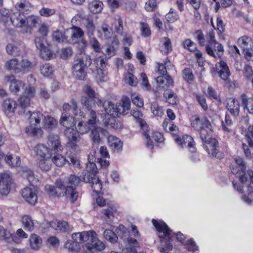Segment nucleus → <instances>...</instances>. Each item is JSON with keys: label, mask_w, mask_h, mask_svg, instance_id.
I'll return each instance as SVG.
<instances>
[{"label": "nucleus", "mask_w": 253, "mask_h": 253, "mask_svg": "<svg viewBox=\"0 0 253 253\" xmlns=\"http://www.w3.org/2000/svg\"><path fill=\"white\" fill-rule=\"evenodd\" d=\"M92 66V60L89 55L81 52L76 56L75 63L72 66V73L74 77L78 80H86V72L85 69L89 70Z\"/></svg>", "instance_id": "1"}, {"label": "nucleus", "mask_w": 253, "mask_h": 253, "mask_svg": "<svg viewBox=\"0 0 253 253\" xmlns=\"http://www.w3.org/2000/svg\"><path fill=\"white\" fill-rule=\"evenodd\" d=\"M152 222L158 232L164 233V238L161 240V242L163 244L164 241L165 243L164 245H163V247L160 248V252L161 253H169L170 251L172 250L173 247L171 243L167 242L166 240L170 239L172 235L171 230L164 222L159 223L156 220L153 219Z\"/></svg>", "instance_id": "2"}, {"label": "nucleus", "mask_w": 253, "mask_h": 253, "mask_svg": "<svg viewBox=\"0 0 253 253\" xmlns=\"http://www.w3.org/2000/svg\"><path fill=\"white\" fill-rule=\"evenodd\" d=\"M85 96H82L81 97L80 102L81 104L87 110L91 109L97 105H101V99L100 96L96 94L95 91L89 85H86L84 88Z\"/></svg>", "instance_id": "3"}, {"label": "nucleus", "mask_w": 253, "mask_h": 253, "mask_svg": "<svg viewBox=\"0 0 253 253\" xmlns=\"http://www.w3.org/2000/svg\"><path fill=\"white\" fill-rule=\"evenodd\" d=\"M88 110L89 113L88 114L87 121L85 123L80 122L78 124V131L81 134H85L92 128L98 126L97 123L99 122V119L97 117L96 111L93 110V108Z\"/></svg>", "instance_id": "4"}, {"label": "nucleus", "mask_w": 253, "mask_h": 253, "mask_svg": "<svg viewBox=\"0 0 253 253\" xmlns=\"http://www.w3.org/2000/svg\"><path fill=\"white\" fill-rule=\"evenodd\" d=\"M55 185L57 191L63 193L64 196L68 197L71 203H73L76 201L78 197V193L73 186L67 185V181H62L58 179L56 181Z\"/></svg>", "instance_id": "5"}, {"label": "nucleus", "mask_w": 253, "mask_h": 253, "mask_svg": "<svg viewBox=\"0 0 253 253\" xmlns=\"http://www.w3.org/2000/svg\"><path fill=\"white\" fill-rule=\"evenodd\" d=\"M236 166L231 168V172L234 174H238L239 180L242 183H246L248 179L245 175L246 169V163L243 159L239 157H237L234 159Z\"/></svg>", "instance_id": "6"}, {"label": "nucleus", "mask_w": 253, "mask_h": 253, "mask_svg": "<svg viewBox=\"0 0 253 253\" xmlns=\"http://www.w3.org/2000/svg\"><path fill=\"white\" fill-rule=\"evenodd\" d=\"M205 50L209 55L214 58H221L224 54V47L218 42H207Z\"/></svg>", "instance_id": "7"}, {"label": "nucleus", "mask_w": 253, "mask_h": 253, "mask_svg": "<svg viewBox=\"0 0 253 253\" xmlns=\"http://www.w3.org/2000/svg\"><path fill=\"white\" fill-rule=\"evenodd\" d=\"M239 45L243 49L245 57L250 60L253 57V42L252 39L247 36L240 38L238 40Z\"/></svg>", "instance_id": "8"}, {"label": "nucleus", "mask_w": 253, "mask_h": 253, "mask_svg": "<svg viewBox=\"0 0 253 253\" xmlns=\"http://www.w3.org/2000/svg\"><path fill=\"white\" fill-rule=\"evenodd\" d=\"M48 145V154L52 156L53 152H57L63 150L60 139L58 135L51 134L48 136L47 141Z\"/></svg>", "instance_id": "9"}, {"label": "nucleus", "mask_w": 253, "mask_h": 253, "mask_svg": "<svg viewBox=\"0 0 253 253\" xmlns=\"http://www.w3.org/2000/svg\"><path fill=\"white\" fill-rule=\"evenodd\" d=\"M37 190L33 184L21 190V194L24 200L31 205H35L37 202Z\"/></svg>", "instance_id": "10"}, {"label": "nucleus", "mask_w": 253, "mask_h": 253, "mask_svg": "<svg viewBox=\"0 0 253 253\" xmlns=\"http://www.w3.org/2000/svg\"><path fill=\"white\" fill-rule=\"evenodd\" d=\"M97 173L98 170L96 164L89 161L88 163L86 164L85 169L80 175V177L82 176L84 182H85L91 181L93 178L97 177Z\"/></svg>", "instance_id": "11"}, {"label": "nucleus", "mask_w": 253, "mask_h": 253, "mask_svg": "<svg viewBox=\"0 0 253 253\" xmlns=\"http://www.w3.org/2000/svg\"><path fill=\"white\" fill-rule=\"evenodd\" d=\"M204 149L212 157L221 159L224 157V153L220 151L218 142L216 139H211L208 145H204Z\"/></svg>", "instance_id": "12"}, {"label": "nucleus", "mask_w": 253, "mask_h": 253, "mask_svg": "<svg viewBox=\"0 0 253 253\" xmlns=\"http://www.w3.org/2000/svg\"><path fill=\"white\" fill-rule=\"evenodd\" d=\"M11 178L9 174L1 173L0 175V193L2 195H7L10 190V183Z\"/></svg>", "instance_id": "13"}, {"label": "nucleus", "mask_w": 253, "mask_h": 253, "mask_svg": "<svg viewBox=\"0 0 253 253\" xmlns=\"http://www.w3.org/2000/svg\"><path fill=\"white\" fill-rule=\"evenodd\" d=\"M130 108V100L129 97L127 96H123L122 99V103H117L115 110L117 116L121 115H125L127 113V111Z\"/></svg>", "instance_id": "14"}, {"label": "nucleus", "mask_w": 253, "mask_h": 253, "mask_svg": "<svg viewBox=\"0 0 253 253\" xmlns=\"http://www.w3.org/2000/svg\"><path fill=\"white\" fill-rule=\"evenodd\" d=\"M23 115L29 120L30 126H36L39 124L41 120L43 118V115L40 112H31V111L25 109L23 111Z\"/></svg>", "instance_id": "15"}, {"label": "nucleus", "mask_w": 253, "mask_h": 253, "mask_svg": "<svg viewBox=\"0 0 253 253\" xmlns=\"http://www.w3.org/2000/svg\"><path fill=\"white\" fill-rule=\"evenodd\" d=\"M106 66V62L104 59L100 58H95L93 60V63L92 62V66L89 67V70L92 74L95 75H100L102 73L103 70Z\"/></svg>", "instance_id": "16"}, {"label": "nucleus", "mask_w": 253, "mask_h": 253, "mask_svg": "<svg viewBox=\"0 0 253 253\" xmlns=\"http://www.w3.org/2000/svg\"><path fill=\"white\" fill-rule=\"evenodd\" d=\"M10 21L14 27L20 28L26 26V17L19 12H14L10 15Z\"/></svg>", "instance_id": "17"}, {"label": "nucleus", "mask_w": 253, "mask_h": 253, "mask_svg": "<svg viewBox=\"0 0 253 253\" xmlns=\"http://www.w3.org/2000/svg\"><path fill=\"white\" fill-rule=\"evenodd\" d=\"M83 21L87 35L89 37L93 36L95 29V26L92 17L89 15L85 16L83 18Z\"/></svg>", "instance_id": "18"}, {"label": "nucleus", "mask_w": 253, "mask_h": 253, "mask_svg": "<svg viewBox=\"0 0 253 253\" xmlns=\"http://www.w3.org/2000/svg\"><path fill=\"white\" fill-rule=\"evenodd\" d=\"M216 70L218 72L220 78L226 81L230 75V71L227 64L223 60L216 64Z\"/></svg>", "instance_id": "19"}, {"label": "nucleus", "mask_w": 253, "mask_h": 253, "mask_svg": "<svg viewBox=\"0 0 253 253\" xmlns=\"http://www.w3.org/2000/svg\"><path fill=\"white\" fill-rule=\"evenodd\" d=\"M89 135L93 145H98L101 141L100 133H104L106 130L100 126L92 128Z\"/></svg>", "instance_id": "20"}, {"label": "nucleus", "mask_w": 253, "mask_h": 253, "mask_svg": "<svg viewBox=\"0 0 253 253\" xmlns=\"http://www.w3.org/2000/svg\"><path fill=\"white\" fill-rule=\"evenodd\" d=\"M191 126L195 129L199 131L204 127L210 128L211 123L206 117L201 119L199 117H196L192 121Z\"/></svg>", "instance_id": "21"}, {"label": "nucleus", "mask_w": 253, "mask_h": 253, "mask_svg": "<svg viewBox=\"0 0 253 253\" xmlns=\"http://www.w3.org/2000/svg\"><path fill=\"white\" fill-rule=\"evenodd\" d=\"M61 125L66 128L74 127L75 126L74 118L68 112H63L59 120Z\"/></svg>", "instance_id": "22"}, {"label": "nucleus", "mask_w": 253, "mask_h": 253, "mask_svg": "<svg viewBox=\"0 0 253 253\" xmlns=\"http://www.w3.org/2000/svg\"><path fill=\"white\" fill-rule=\"evenodd\" d=\"M15 8L22 14H28L32 8L31 3L27 0H20L15 5Z\"/></svg>", "instance_id": "23"}, {"label": "nucleus", "mask_w": 253, "mask_h": 253, "mask_svg": "<svg viewBox=\"0 0 253 253\" xmlns=\"http://www.w3.org/2000/svg\"><path fill=\"white\" fill-rule=\"evenodd\" d=\"M86 247L90 251L93 249L101 251L104 249L105 246L102 241L98 239L96 235L92 238L90 242L86 244Z\"/></svg>", "instance_id": "24"}, {"label": "nucleus", "mask_w": 253, "mask_h": 253, "mask_svg": "<svg viewBox=\"0 0 253 253\" xmlns=\"http://www.w3.org/2000/svg\"><path fill=\"white\" fill-rule=\"evenodd\" d=\"M242 106L244 109H246L249 114H253V97H248L245 94L241 96Z\"/></svg>", "instance_id": "25"}, {"label": "nucleus", "mask_w": 253, "mask_h": 253, "mask_svg": "<svg viewBox=\"0 0 253 253\" xmlns=\"http://www.w3.org/2000/svg\"><path fill=\"white\" fill-rule=\"evenodd\" d=\"M211 125L210 128L204 127L199 130L200 136L201 140L206 145H208L211 141V139H215L211 137Z\"/></svg>", "instance_id": "26"}, {"label": "nucleus", "mask_w": 253, "mask_h": 253, "mask_svg": "<svg viewBox=\"0 0 253 253\" xmlns=\"http://www.w3.org/2000/svg\"><path fill=\"white\" fill-rule=\"evenodd\" d=\"M156 81L159 88L165 89L167 87L173 84V80L171 77L169 75L167 77L159 76L156 78Z\"/></svg>", "instance_id": "27"}, {"label": "nucleus", "mask_w": 253, "mask_h": 253, "mask_svg": "<svg viewBox=\"0 0 253 253\" xmlns=\"http://www.w3.org/2000/svg\"><path fill=\"white\" fill-rule=\"evenodd\" d=\"M226 108L233 116L237 117L239 115L240 104L235 98H233L230 102L227 103Z\"/></svg>", "instance_id": "28"}, {"label": "nucleus", "mask_w": 253, "mask_h": 253, "mask_svg": "<svg viewBox=\"0 0 253 253\" xmlns=\"http://www.w3.org/2000/svg\"><path fill=\"white\" fill-rule=\"evenodd\" d=\"M17 102L13 99H5L3 102V107L5 113H13L17 108Z\"/></svg>", "instance_id": "29"}, {"label": "nucleus", "mask_w": 253, "mask_h": 253, "mask_svg": "<svg viewBox=\"0 0 253 253\" xmlns=\"http://www.w3.org/2000/svg\"><path fill=\"white\" fill-rule=\"evenodd\" d=\"M131 115L137 120L139 126L143 130L148 128L146 123L142 119L143 114L137 109H133L130 112Z\"/></svg>", "instance_id": "30"}, {"label": "nucleus", "mask_w": 253, "mask_h": 253, "mask_svg": "<svg viewBox=\"0 0 253 253\" xmlns=\"http://www.w3.org/2000/svg\"><path fill=\"white\" fill-rule=\"evenodd\" d=\"M101 103V105L98 106L99 107L102 106L107 115L114 117H116L117 116L113 103L110 101H105L103 102L102 100Z\"/></svg>", "instance_id": "31"}, {"label": "nucleus", "mask_w": 253, "mask_h": 253, "mask_svg": "<svg viewBox=\"0 0 253 253\" xmlns=\"http://www.w3.org/2000/svg\"><path fill=\"white\" fill-rule=\"evenodd\" d=\"M115 117L110 116L109 115L106 116L105 118L102 120V125L108 128H113L117 129L120 126V123L116 121Z\"/></svg>", "instance_id": "32"}, {"label": "nucleus", "mask_w": 253, "mask_h": 253, "mask_svg": "<svg viewBox=\"0 0 253 253\" xmlns=\"http://www.w3.org/2000/svg\"><path fill=\"white\" fill-rule=\"evenodd\" d=\"M51 162L55 164L57 167H62L67 162L69 163V160L61 154L57 152L53 153L52 156L50 155Z\"/></svg>", "instance_id": "33"}, {"label": "nucleus", "mask_w": 253, "mask_h": 253, "mask_svg": "<svg viewBox=\"0 0 253 253\" xmlns=\"http://www.w3.org/2000/svg\"><path fill=\"white\" fill-rule=\"evenodd\" d=\"M34 151L36 153L37 160L46 158V153H48V149L42 144H38L35 147Z\"/></svg>", "instance_id": "34"}, {"label": "nucleus", "mask_w": 253, "mask_h": 253, "mask_svg": "<svg viewBox=\"0 0 253 253\" xmlns=\"http://www.w3.org/2000/svg\"><path fill=\"white\" fill-rule=\"evenodd\" d=\"M7 53L11 56H17L21 55V46L13 43H8L6 46Z\"/></svg>", "instance_id": "35"}, {"label": "nucleus", "mask_w": 253, "mask_h": 253, "mask_svg": "<svg viewBox=\"0 0 253 253\" xmlns=\"http://www.w3.org/2000/svg\"><path fill=\"white\" fill-rule=\"evenodd\" d=\"M80 133L78 130H77L74 128V127H70L66 128L64 131V135L68 140L80 139L81 137L79 134Z\"/></svg>", "instance_id": "36"}, {"label": "nucleus", "mask_w": 253, "mask_h": 253, "mask_svg": "<svg viewBox=\"0 0 253 253\" xmlns=\"http://www.w3.org/2000/svg\"><path fill=\"white\" fill-rule=\"evenodd\" d=\"M19 63L17 59L13 58L7 61L5 64V68L7 70H13L16 73H19Z\"/></svg>", "instance_id": "37"}, {"label": "nucleus", "mask_w": 253, "mask_h": 253, "mask_svg": "<svg viewBox=\"0 0 253 253\" xmlns=\"http://www.w3.org/2000/svg\"><path fill=\"white\" fill-rule=\"evenodd\" d=\"M108 142L110 144V148L114 151L118 152L122 147L123 143L118 138L113 136H110L108 137Z\"/></svg>", "instance_id": "38"}, {"label": "nucleus", "mask_w": 253, "mask_h": 253, "mask_svg": "<svg viewBox=\"0 0 253 253\" xmlns=\"http://www.w3.org/2000/svg\"><path fill=\"white\" fill-rule=\"evenodd\" d=\"M24 86L25 84L21 81L15 80L10 84L9 90L11 92L17 94L21 90L24 89Z\"/></svg>", "instance_id": "39"}, {"label": "nucleus", "mask_w": 253, "mask_h": 253, "mask_svg": "<svg viewBox=\"0 0 253 253\" xmlns=\"http://www.w3.org/2000/svg\"><path fill=\"white\" fill-rule=\"evenodd\" d=\"M64 247L70 252H79L81 250L80 244L74 240H67L64 244Z\"/></svg>", "instance_id": "40"}, {"label": "nucleus", "mask_w": 253, "mask_h": 253, "mask_svg": "<svg viewBox=\"0 0 253 253\" xmlns=\"http://www.w3.org/2000/svg\"><path fill=\"white\" fill-rule=\"evenodd\" d=\"M6 163L10 166L18 167L21 165V161L19 157L11 155H7L5 158Z\"/></svg>", "instance_id": "41"}, {"label": "nucleus", "mask_w": 253, "mask_h": 253, "mask_svg": "<svg viewBox=\"0 0 253 253\" xmlns=\"http://www.w3.org/2000/svg\"><path fill=\"white\" fill-rule=\"evenodd\" d=\"M39 168L43 171H48L51 168V160L50 158H44L37 160Z\"/></svg>", "instance_id": "42"}, {"label": "nucleus", "mask_w": 253, "mask_h": 253, "mask_svg": "<svg viewBox=\"0 0 253 253\" xmlns=\"http://www.w3.org/2000/svg\"><path fill=\"white\" fill-rule=\"evenodd\" d=\"M150 109L153 114L156 117H162L164 115L163 108L156 101H153L151 103Z\"/></svg>", "instance_id": "43"}, {"label": "nucleus", "mask_w": 253, "mask_h": 253, "mask_svg": "<svg viewBox=\"0 0 253 253\" xmlns=\"http://www.w3.org/2000/svg\"><path fill=\"white\" fill-rule=\"evenodd\" d=\"M39 18L34 15H31L28 18L26 17V25L27 26V33H30L32 28L36 27V25L38 24Z\"/></svg>", "instance_id": "44"}, {"label": "nucleus", "mask_w": 253, "mask_h": 253, "mask_svg": "<svg viewBox=\"0 0 253 253\" xmlns=\"http://www.w3.org/2000/svg\"><path fill=\"white\" fill-rule=\"evenodd\" d=\"M103 4L100 0H94L89 3L88 8L93 13H98L101 11L103 9Z\"/></svg>", "instance_id": "45"}, {"label": "nucleus", "mask_w": 253, "mask_h": 253, "mask_svg": "<svg viewBox=\"0 0 253 253\" xmlns=\"http://www.w3.org/2000/svg\"><path fill=\"white\" fill-rule=\"evenodd\" d=\"M163 95L170 104L172 105L177 104L178 101L177 96L173 90H166L165 91Z\"/></svg>", "instance_id": "46"}, {"label": "nucleus", "mask_w": 253, "mask_h": 253, "mask_svg": "<svg viewBox=\"0 0 253 253\" xmlns=\"http://www.w3.org/2000/svg\"><path fill=\"white\" fill-rule=\"evenodd\" d=\"M24 228L28 231H32L34 228L33 221L30 216L25 215L22 218Z\"/></svg>", "instance_id": "47"}, {"label": "nucleus", "mask_w": 253, "mask_h": 253, "mask_svg": "<svg viewBox=\"0 0 253 253\" xmlns=\"http://www.w3.org/2000/svg\"><path fill=\"white\" fill-rule=\"evenodd\" d=\"M42 239L36 234H33L30 239V243L33 250H38L41 246Z\"/></svg>", "instance_id": "48"}, {"label": "nucleus", "mask_w": 253, "mask_h": 253, "mask_svg": "<svg viewBox=\"0 0 253 253\" xmlns=\"http://www.w3.org/2000/svg\"><path fill=\"white\" fill-rule=\"evenodd\" d=\"M84 35V32L80 27L74 26L72 29L71 38L72 42H76L79 39L83 37Z\"/></svg>", "instance_id": "49"}, {"label": "nucleus", "mask_w": 253, "mask_h": 253, "mask_svg": "<svg viewBox=\"0 0 253 253\" xmlns=\"http://www.w3.org/2000/svg\"><path fill=\"white\" fill-rule=\"evenodd\" d=\"M95 235H96V233L95 231L92 230L80 232V244L81 243H84L87 241L90 242L92 238L95 237Z\"/></svg>", "instance_id": "50"}, {"label": "nucleus", "mask_w": 253, "mask_h": 253, "mask_svg": "<svg viewBox=\"0 0 253 253\" xmlns=\"http://www.w3.org/2000/svg\"><path fill=\"white\" fill-rule=\"evenodd\" d=\"M104 238L110 243L114 244L118 240V237L112 230L105 229L103 232Z\"/></svg>", "instance_id": "51"}, {"label": "nucleus", "mask_w": 253, "mask_h": 253, "mask_svg": "<svg viewBox=\"0 0 253 253\" xmlns=\"http://www.w3.org/2000/svg\"><path fill=\"white\" fill-rule=\"evenodd\" d=\"M44 118L43 125V128L44 129L50 130L56 127L57 122L54 118L47 116L46 117H44Z\"/></svg>", "instance_id": "52"}, {"label": "nucleus", "mask_w": 253, "mask_h": 253, "mask_svg": "<svg viewBox=\"0 0 253 253\" xmlns=\"http://www.w3.org/2000/svg\"><path fill=\"white\" fill-rule=\"evenodd\" d=\"M86 183L91 184V186L93 192L99 193L102 189V183L101 180L97 176L92 179V180L86 181Z\"/></svg>", "instance_id": "53"}, {"label": "nucleus", "mask_w": 253, "mask_h": 253, "mask_svg": "<svg viewBox=\"0 0 253 253\" xmlns=\"http://www.w3.org/2000/svg\"><path fill=\"white\" fill-rule=\"evenodd\" d=\"M81 181H84L82 176L77 177L75 175H70L67 179V185L73 186L76 190V187Z\"/></svg>", "instance_id": "54"}, {"label": "nucleus", "mask_w": 253, "mask_h": 253, "mask_svg": "<svg viewBox=\"0 0 253 253\" xmlns=\"http://www.w3.org/2000/svg\"><path fill=\"white\" fill-rule=\"evenodd\" d=\"M25 132L33 136H41L43 131L40 127L34 126H30L26 128Z\"/></svg>", "instance_id": "55"}, {"label": "nucleus", "mask_w": 253, "mask_h": 253, "mask_svg": "<svg viewBox=\"0 0 253 253\" xmlns=\"http://www.w3.org/2000/svg\"><path fill=\"white\" fill-rule=\"evenodd\" d=\"M32 68L31 63L27 59H24L19 63V69L20 70L19 73H26L31 70Z\"/></svg>", "instance_id": "56"}, {"label": "nucleus", "mask_w": 253, "mask_h": 253, "mask_svg": "<svg viewBox=\"0 0 253 253\" xmlns=\"http://www.w3.org/2000/svg\"><path fill=\"white\" fill-rule=\"evenodd\" d=\"M247 192L248 196H247L244 195L242 197V199L247 204H251L253 201V187L251 185V184L247 186Z\"/></svg>", "instance_id": "57"}, {"label": "nucleus", "mask_w": 253, "mask_h": 253, "mask_svg": "<svg viewBox=\"0 0 253 253\" xmlns=\"http://www.w3.org/2000/svg\"><path fill=\"white\" fill-rule=\"evenodd\" d=\"M179 18V15L176 11L173 8H171L166 15V18L169 22L173 23L177 21Z\"/></svg>", "instance_id": "58"}, {"label": "nucleus", "mask_w": 253, "mask_h": 253, "mask_svg": "<svg viewBox=\"0 0 253 253\" xmlns=\"http://www.w3.org/2000/svg\"><path fill=\"white\" fill-rule=\"evenodd\" d=\"M118 46V43L117 42H113L111 45L107 46L105 51V54L109 58L114 56L116 54Z\"/></svg>", "instance_id": "59"}, {"label": "nucleus", "mask_w": 253, "mask_h": 253, "mask_svg": "<svg viewBox=\"0 0 253 253\" xmlns=\"http://www.w3.org/2000/svg\"><path fill=\"white\" fill-rule=\"evenodd\" d=\"M52 40L58 42H62L67 40L68 37L59 30L54 31L52 35Z\"/></svg>", "instance_id": "60"}, {"label": "nucleus", "mask_w": 253, "mask_h": 253, "mask_svg": "<svg viewBox=\"0 0 253 253\" xmlns=\"http://www.w3.org/2000/svg\"><path fill=\"white\" fill-rule=\"evenodd\" d=\"M233 125V122L228 115H226L224 121L222 122V126L223 130L228 132L231 130V127Z\"/></svg>", "instance_id": "61"}, {"label": "nucleus", "mask_w": 253, "mask_h": 253, "mask_svg": "<svg viewBox=\"0 0 253 253\" xmlns=\"http://www.w3.org/2000/svg\"><path fill=\"white\" fill-rule=\"evenodd\" d=\"M46 192L53 196L61 197L64 196V193L57 191V189L54 186L47 185L45 186Z\"/></svg>", "instance_id": "62"}, {"label": "nucleus", "mask_w": 253, "mask_h": 253, "mask_svg": "<svg viewBox=\"0 0 253 253\" xmlns=\"http://www.w3.org/2000/svg\"><path fill=\"white\" fill-rule=\"evenodd\" d=\"M58 230L64 233H69L72 231L73 227L65 221H59Z\"/></svg>", "instance_id": "63"}, {"label": "nucleus", "mask_w": 253, "mask_h": 253, "mask_svg": "<svg viewBox=\"0 0 253 253\" xmlns=\"http://www.w3.org/2000/svg\"><path fill=\"white\" fill-rule=\"evenodd\" d=\"M140 24L141 36L145 38L150 37L151 32L148 24L143 22H141Z\"/></svg>", "instance_id": "64"}]
</instances>
